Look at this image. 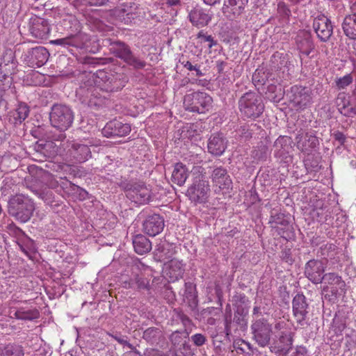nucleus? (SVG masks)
<instances>
[{
	"instance_id": "obj_24",
	"label": "nucleus",
	"mask_w": 356,
	"mask_h": 356,
	"mask_svg": "<svg viewBox=\"0 0 356 356\" xmlns=\"http://www.w3.org/2000/svg\"><path fill=\"white\" fill-rule=\"evenodd\" d=\"M69 152L71 156L79 163L85 162L92 156V153L88 144L73 143L69 149Z\"/></svg>"
},
{
	"instance_id": "obj_4",
	"label": "nucleus",
	"mask_w": 356,
	"mask_h": 356,
	"mask_svg": "<svg viewBox=\"0 0 356 356\" xmlns=\"http://www.w3.org/2000/svg\"><path fill=\"white\" fill-rule=\"evenodd\" d=\"M49 120L52 127L64 132L72 126L74 113L71 108L65 104H55L49 113Z\"/></svg>"
},
{
	"instance_id": "obj_39",
	"label": "nucleus",
	"mask_w": 356,
	"mask_h": 356,
	"mask_svg": "<svg viewBox=\"0 0 356 356\" xmlns=\"http://www.w3.org/2000/svg\"><path fill=\"white\" fill-rule=\"evenodd\" d=\"M268 154V147L263 142H261L258 145L252 150L251 156L257 161L266 160Z\"/></svg>"
},
{
	"instance_id": "obj_7",
	"label": "nucleus",
	"mask_w": 356,
	"mask_h": 356,
	"mask_svg": "<svg viewBox=\"0 0 356 356\" xmlns=\"http://www.w3.org/2000/svg\"><path fill=\"white\" fill-rule=\"evenodd\" d=\"M126 196L138 204H145L151 199V191L143 182L129 181L122 185Z\"/></svg>"
},
{
	"instance_id": "obj_40",
	"label": "nucleus",
	"mask_w": 356,
	"mask_h": 356,
	"mask_svg": "<svg viewBox=\"0 0 356 356\" xmlns=\"http://www.w3.org/2000/svg\"><path fill=\"white\" fill-rule=\"evenodd\" d=\"M161 335V331L158 327H149L143 332V338L152 343L156 342Z\"/></svg>"
},
{
	"instance_id": "obj_28",
	"label": "nucleus",
	"mask_w": 356,
	"mask_h": 356,
	"mask_svg": "<svg viewBox=\"0 0 356 356\" xmlns=\"http://www.w3.org/2000/svg\"><path fill=\"white\" fill-rule=\"evenodd\" d=\"M326 284L336 285L335 287H332L330 292L332 296H337L339 289L343 291L346 286L345 282L342 280L341 277L334 273H328L323 275V282Z\"/></svg>"
},
{
	"instance_id": "obj_37",
	"label": "nucleus",
	"mask_w": 356,
	"mask_h": 356,
	"mask_svg": "<svg viewBox=\"0 0 356 356\" xmlns=\"http://www.w3.org/2000/svg\"><path fill=\"white\" fill-rule=\"evenodd\" d=\"M267 98L270 101L278 102L282 98L283 92L281 86L275 83H268L266 91Z\"/></svg>"
},
{
	"instance_id": "obj_12",
	"label": "nucleus",
	"mask_w": 356,
	"mask_h": 356,
	"mask_svg": "<svg viewBox=\"0 0 356 356\" xmlns=\"http://www.w3.org/2000/svg\"><path fill=\"white\" fill-rule=\"evenodd\" d=\"M28 26L30 33L35 38L46 40L50 33L49 22L37 15H33L29 19Z\"/></svg>"
},
{
	"instance_id": "obj_15",
	"label": "nucleus",
	"mask_w": 356,
	"mask_h": 356,
	"mask_svg": "<svg viewBox=\"0 0 356 356\" xmlns=\"http://www.w3.org/2000/svg\"><path fill=\"white\" fill-rule=\"evenodd\" d=\"M49 53L44 47H35L29 49L26 55V60L29 66L39 67L48 60Z\"/></svg>"
},
{
	"instance_id": "obj_16",
	"label": "nucleus",
	"mask_w": 356,
	"mask_h": 356,
	"mask_svg": "<svg viewBox=\"0 0 356 356\" xmlns=\"http://www.w3.org/2000/svg\"><path fill=\"white\" fill-rule=\"evenodd\" d=\"M131 131V127L129 124L113 120L106 123L102 129V134L107 137H122L128 135Z\"/></svg>"
},
{
	"instance_id": "obj_3",
	"label": "nucleus",
	"mask_w": 356,
	"mask_h": 356,
	"mask_svg": "<svg viewBox=\"0 0 356 356\" xmlns=\"http://www.w3.org/2000/svg\"><path fill=\"white\" fill-rule=\"evenodd\" d=\"M238 108L243 117L256 119L263 113L264 104L257 93L248 92L240 97Z\"/></svg>"
},
{
	"instance_id": "obj_55",
	"label": "nucleus",
	"mask_w": 356,
	"mask_h": 356,
	"mask_svg": "<svg viewBox=\"0 0 356 356\" xmlns=\"http://www.w3.org/2000/svg\"><path fill=\"white\" fill-rule=\"evenodd\" d=\"M112 337L115 339L119 343L127 346L131 350H136V348L127 341V337L122 336L120 334L112 335Z\"/></svg>"
},
{
	"instance_id": "obj_48",
	"label": "nucleus",
	"mask_w": 356,
	"mask_h": 356,
	"mask_svg": "<svg viewBox=\"0 0 356 356\" xmlns=\"http://www.w3.org/2000/svg\"><path fill=\"white\" fill-rule=\"evenodd\" d=\"M178 318L181 321V323L184 327V330L183 331V334H185V337L187 338L189 335V332L188 331V328L192 325L191 319L182 312H179L177 314Z\"/></svg>"
},
{
	"instance_id": "obj_59",
	"label": "nucleus",
	"mask_w": 356,
	"mask_h": 356,
	"mask_svg": "<svg viewBox=\"0 0 356 356\" xmlns=\"http://www.w3.org/2000/svg\"><path fill=\"white\" fill-rule=\"evenodd\" d=\"M77 1L91 6H101L106 4L108 0H76Z\"/></svg>"
},
{
	"instance_id": "obj_60",
	"label": "nucleus",
	"mask_w": 356,
	"mask_h": 356,
	"mask_svg": "<svg viewBox=\"0 0 356 356\" xmlns=\"http://www.w3.org/2000/svg\"><path fill=\"white\" fill-rule=\"evenodd\" d=\"M181 332L179 331H175L171 334L170 336V341L174 346H177L180 344L182 341V337L181 336Z\"/></svg>"
},
{
	"instance_id": "obj_21",
	"label": "nucleus",
	"mask_w": 356,
	"mask_h": 356,
	"mask_svg": "<svg viewBox=\"0 0 356 356\" xmlns=\"http://www.w3.org/2000/svg\"><path fill=\"white\" fill-rule=\"evenodd\" d=\"M297 47L300 52L306 56H309L314 49L311 33L305 30H300L296 38Z\"/></svg>"
},
{
	"instance_id": "obj_18",
	"label": "nucleus",
	"mask_w": 356,
	"mask_h": 356,
	"mask_svg": "<svg viewBox=\"0 0 356 356\" xmlns=\"http://www.w3.org/2000/svg\"><path fill=\"white\" fill-rule=\"evenodd\" d=\"M248 3V0H225L222 8L224 15L230 19L241 15Z\"/></svg>"
},
{
	"instance_id": "obj_9",
	"label": "nucleus",
	"mask_w": 356,
	"mask_h": 356,
	"mask_svg": "<svg viewBox=\"0 0 356 356\" xmlns=\"http://www.w3.org/2000/svg\"><path fill=\"white\" fill-rule=\"evenodd\" d=\"M293 315L297 325L301 327H307L308 323V304L307 298L302 293L297 294L293 299Z\"/></svg>"
},
{
	"instance_id": "obj_10",
	"label": "nucleus",
	"mask_w": 356,
	"mask_h": 356,
	"mask_svg": "<svg viewBox=\"0 0 356 356\" xmlns=\"http://www.w3.org/2000/svg\"><path fill=\"white\" fill-rule=\"evenodd\" d=\"M325 268L326 264L323 260L312 259L305 264L304 275L313 284H321L323 282Z\"/></svg>"
},
{
	"instance_id": "obj_33",
	"label": "nucleus",
	"mask_w": 356,
	"mask_h": 356,
	"mask_svg": "<svg viewBox=\"0 0 356 356\" xmlns=\"http://www.w3.org/2000/svg\"><path fill=\"white\" fill-rule=\"evenodd\" d=\"M188 176V172L186 165L181 163H177L172 173V181L179 186H182L186 182Z\"/></svg>"
},
{
	"instance_id": "obj_29",
	"label": "nucleus",
	"mask_w": 356,
	"mask_h": 356,
	"mask_svg": "<svg viewBox=\"0 0 356 356\" xmlns=\"http://www.w3.org/2000/svg\"><path fill=\"white\" fill-rule=\"evenodd\" d=\"M17 61L12 53L3 57L0 63V77H13L16 72Z\"/></svg>"
},
{
	"instance_id": "obj_8",
	"label": "nucleus",
	"mask_w": 356,
	"mask_h": 356,
	"mask_svg": "<svg viewBox=\"0 0 356 356\" xmlns=\"http://www.w3.org/2000/svg\"><path fill=\"white\" fill-rule=\"evenodd\" d=\"M209 191V185L205 176L198 173L194 177L192 185L188 188L186 195L195 204L204 203L207 200Z\"/></svg>"
},
{
	"instance_id": "obj_56",
	"label": "nucleus",
	"mask_w": 356,
	"mask_h": 356,
	"mask_svg": "<svg viewBox=\"0 0 356 356\" xmlns=\"http://www.w3.org/2000/svg\"><path fill=\"white\" fill-rule=\"evenodd\" d=\"M277 12L284 17H289L291 15V10L284 2H279L277 4Z\"/></svg>"
},
{
	"instance_id": "obj_5",
	"label": "nucleus",
	"mask_w": 356,
	"mask_h": 356,
	"mask_svg": "<svg viewBox=\"0 0 356 356\" xmlns=\"http://www.w3.org/2000/svg\"><path fill=\"white\" fill-rule=\"evenodd\" d=\"M250 329L252 339L259 346L264 348L270 344L273 327L267 318L264 317L254 318Z\"/></svg>"
},
{
	"instance_id": "obj_42",
	"label": "nucleus",
	"mask_w": 356,
	"mask_h": 356,
	"mask_svg": "<svg viewBox=\"0 0 356 356\" xmlns=\"http://www.w3.org/2000/svg\"><path fill=\"white\" fill-rule=\"evenodd\" d=\"M113 13L121 20H125L126 17L128 19H130L132 18L133 15V13L131 11V6H128L127 4H123L122 7L115 8Z\"/></svg>"
},
{
	"instance_id": "obj_34",
	"label": "nucleus",
	"mask_w": 356,
	"mask_h": 356,
	"mask_svg": "<svg viewBox=\"0 0 356 356\" xmlns=\"http://www.w3.org/2000/svg\"><path fill=\"white\" fill-rule=\"evenodd\" d=\"M269 222L284 226L286 228V231L283 232L282 237L285 238L291 237L289 232V229L290 228L289 222L288 220L285 219L284 213H279L278 211L273 209L270 212V219Z\"/></svg>"
},
{
	"instance_id": "obj_11",
	"label": "nucleus",
	"mask_w": 356,
	"mask_h": 356,
	"mask_svg": "<svg viewBox=\"0 0 356 356\" xmlns=\"http://www.w3.org/2000/svg\"><path fill=\"white\" fill-rule=\"evenodd\" d=\"M63 25L65 28L69 24H70V29L72 27L75 28V31L78 32L79 22L75 17L72 15H68L65 18L63 19ZM52 44L62 45L64 47H78L81 44V40L78 33H71L68 36L63 38H59L55 40L51 41Z\"/></svg>"
},
{
	"instance_id": "obj_23",
	"label": "nucleus",
	"mask_w": 356,
	"mask_h": 356,
	"mask_svg": "<svg viewBox=\"0 0 356 356\" xmlns=\"http://www.w3.org/2000/svg\"><path fill=\"white\" fill-rule=\"evenodd\" d=\"M34 149L45 158H53L59 153L60 145L52 140H39L35 144Z\"/></svg>"
},
{
	"instance_id": "obj_38",
	"label": "nucleus",
	"mask_w": 356,
	"mask_h": 356,
	"mask_svg": "<svg viewBox=\"0 0 356 356\" xmlns=\"http://www.w3.org/2000/svg\"><path fill=\"white\" fill-rule=\"evenodd\" d=\"M248 311L242 305H238L234 312L233 323H235L240 328H243L247 326L246 316Z\"/></svg>"
},
{
	"instance_id": "obj_61",
	"label": "nucleus",
	"mask_w": 356,
	"mask_h": 356,
	"mask_svg": "<svg viewBox=\"0 0 356 356\" xmlns=\"http://www.w3.org/2000/svg\"><path fill=\"white\" fill-rule=\"evenodd\" d=\"M252 131L248 125L242 126L239 129L240 136L245 139L250 138L252 135Z\"/></svg>"
},
{
	"instance_id": "obj_35",
	"label": "nucleus",
	"mask_w": 356,
	"mask_h": 356,
	"mask_svg": "<svg viewBox=\"0 0 356 356\" xmlns=\"http://www.w3.org/2000/svg\"><path fill=\"white\" fill-rule=\"evenodd\" d=\"M293 338L290 332H282L278 339V351L286 355L291 348Z\"/></svg>"
},
{
	"instance_id": "obj_36",
	"label": "nucleus",
	"mask_w": 356,
	"mask_h": 356,
	"mask_svg": "<svg viewBox=\"0 0 356 356\" xmlns=\"http://www.w3.org/2000/svg\"><path fill=\"white\" fill-rule=\"evenodd\" d=\"M184 296L190 307L195 308L198 304L196 286L192 282L185 283Z\"/></svg>"
},
{
	"instance_id": "obj_54",
	"label": "nucleus",
	"mask_w": 356,
	"mask_h": 356,
	"mask_svg": "<svg viewBox=\"0 0 356 356\" xmlns=\"http://www.w3.org/2000/svg\"><path fill=\"white\" fill-rule=\"evenodd\" d=\"M13 77L2 76L0 77V90L1 92H6L7 90L10 89L13 84Z\"/></svg>"
},
{
	"instance_id": "obj_27",
	"label": "nucleus",
	"mask_w": 356,
	"mask_h": 356,
	"mask_svg": "<svg viewBox=\"0 0 356 356\" xmlns=\"http://www.w3.org/2000/svg\"><path fill=\"white\" fill-rule=\"evenodd\" d=\"M341 27L346 37L356 40V9L350 10V13L344 17Z\"/></svg>"
},
{
	"instance_id": "obj_25",
	"label": "nucleus",
	"mask_w": 356,
	"mask_h": 356,
	"mask_svg": "<svg viewBox=\"0 0 356 356\" xmlns=\"http://www.w3.org/2000/svg\"><path fill=\"white\" fill-rule=\"evenodd\" d=\"M212 181L220 189H229L232 181L225 168L218 167L213 169L211 174Z\"/></svg>"
},
{
	"instance_id": "obj_45",
	"label": "nucleus",
	"mask_w": 356,
	"mask_h": 356,
	"mask_svg": "<svg viewBox=\"0 0 356 356\" xmlns=\"http://www.w3.org/2000/svg\"><path fill=\"white\" fill-rule=\"evenodd\" d=\"M134 284L136 285L138 289L149 290V280L145 277H140L138 275L131 280V282L129 283V286L134 287Z\"/></svg>"
},
{
	"instance_id": "obj_17",
	"label": "nucleus",
	"mask_w": 356,
	"mask_h": 356,
	"mask_svg": "<svg viewBox=\"0 0 356 356\" xmlns=\"http://www.w3.org/2000/svg\"><path fill=\"white\" fill-rule=\"evenodd\" d=\"M289 95L290 101L300 108H303L310 104L311 97L306 87L293 86L291 88Z\"/></svg>"
},
{
	"instance_id": "obj_52",
	"label": "nucleus",
	"mask_w": 356,
	"mask_h": 356,
	"mask_svg": "<svg viewBox=\"0 0 356 356\" xmlns=\"http://www.w3.org/2000/svg\"><path fill=\"white\" fill-rule=\"evenodd\" d=\"M346 327V324L339 319L334 318L333 320L332 330L337 336L341 335L342 332Z\"/></svg>"
},
{
	"instance_id": "obj_46",
	"label": "nucleus",
	"mask_w": 356,
	"mask_h": 356,
	"mask_svg": "<svg viewBox=\"0 0 356 356\" xmlns=\"http://www.w3.org/2000/svg\"><path fill=\"white\" fill-rule=\"evenodd\" d=\"M15 316L17 319L31 321L38 317L39 312L36 309L27 311L19 310L15 312Z\"/></svg>"
},
{
	"instance_id": "obj_22",
	"label": "nucleus",
	"mask_w": 356,
	"mask_h": 356,
	"mask_svg": "<svg viewBox=\"0 0 356 356\" xmlns=\"http://www.w3.org/2000/svg\"><path fill=\"white\" fill-rule=\"evenodd\" d=\"M297 147L302 152L309 153L319 145L318 138L309 133L298 134L296 137Z\"/></svg>"
},
{
	"instance_id": "obj_2",
	"label": "nucleus",
	"mask_w": 356,
	"mask_h": 356,
	"mask_svg": "<svg viewBox=\"0 0 356 356\" xmlns=\"http://www.w3.org/2000/svg\"><path fill=\"white\" fill-rule=\"evenodd\" d=\"M34 210L33 202L23 195H12L8 201V213L20 222H28L33 216Z\"/></svg>"
},
{
	"instance_id": "obj_43",
	"label": "nucleus",
	"mask_w": 356,
	"mask_h": 356,
	"mask_svg": "<svg viewBox=\"0 0 356 356\" xmlns=\"http://www.w3.org/2000/svg\"><path fill=\"white\" fill-rule=\"evenodd\" d=\"M5 356H24V350L22 346L9 343L5 345Z\"/></svg>"
},
{
	"instance_id": "obj_13",
	"label": "nucleus",
	"mask_w": 356,
	"mask_h": 356,
	"mask_svg": "<svg viewBox=\"0 0 356 356\" xmlns=\"http://www.w3.org/2000/svg\"><path fill=\"white\" fill-rule=\"evenodd\" d=\"M313 28L321 42H327L333 33L331 20L324 15H318L314 19Z\"/></svg>"
},
{
	"instance_id": "obj_19",
	"label": "nucleus",
	"mask_w": 356,
	"mask_h": 356,
	"mask_svg": "<svg viewBox=\"0 0 356 356\" xmlns=\"http://www.w3.org/2000/svg\"><path fill=\"white\" fill-rule=\"evenodd\" d=\"M94 84L92 75H90V77L87 78L86 80H81L80 86L76 89V95L82 103L90 104L92 102V97L95 95V90H96Z\"/></svg>"
},
{
	"instance_id": "obj_20",
	"label": "nucleus",
	"mask_w": 356,
	"mask_h": 356,
	"mask_svg": "<svg viewBox=\"0 0 356 356\" xmlns=\"http://www.w3.org/2000/svg\"><path fill=\"white\" fill-rule=\"evenodd\" d=\"M227 140L221 133H217L210 136L208 140V152L214 156H220L227 148Z\"/></svg>"
},
{
	"instance_id": "obj_47",
	"label": "nucleus",
	"mask_w": 356,
	"mask_h": 356,
	"mask_svg": "<svg viewBox=\"0 0 356 356\" xmlns=\"http://www.w3.org/2000/svg\"><path fill=\"white\" fill-rule=\"evenodd\" d=\"M336 102L338 111L341 114H342L343 111L350 105V100L344 92H341L338 95Z\"/></svg>"
},
{
	"instance_id": "obj_58",
	"label": "nucleus",
	"mask_w": 356,
	"mask_h": 356,
	"mask_svg": "<svg viewBox=\"0 0 356 356\" xmlns=\"http://www.w3.org/2000/svg\"><path fill=\"white\" fill-rule=\"evenodd\" d=\"M103 58L86 56L82 58V63L84 65H96L102 63Z\"/></svg>"
},
{
	"instance_id": "obj_57",
	"label": "nucleus",
	"mask_w": 356,
	"mask_h": 356,
	"mask_svg": "<svg viewBox=\"0 0 356 356\" xmlns=\"http://www.w3.org/2000/svg\"><path fill=\"white\" fill-rule=\"evenodd\" d=\"M191 341L197 346H202L207 341V338L202 334H195L191 336Z\"/></svg>"
},
{
	"instance_id": "obj_62",
	"label": "nucleus",
	"mask_w": 356,
	"mask_h": 356,
	"mask_svg": "<svg viewBox=\"0 0 356 356\" xmlns=\"http://www.w3.org/2000/svg\"><path fill=\"white\" fill-rule=\"evenodd\" d=\"M332 136L334 139L339 143V145H344L346 140V137L342 132L337 131L332 134Z\"/></svg>"
},
{
	"instance_id": "obj_63",
	"label": "nucleus",
	"mask_w": 356,
	"mask_h": 356,
	"mask_svg": "<svg viewBox=\"0 0 356 356\" xmlns=\"http://www.w3.org/2000/svg\"><path fill=\"white\" fill-rule=\"evenodd\" d=\"M281 258L288 264H291L293 262L290 249H285L282 250L281 252Z\"/></svg>"
},
{
	"instance_id": "obj_26",
	"label": "nucleus",
	"mask_w": 356,
	"mask_h": 356,
	"mask_svg": "<svg viewBox=\"0 0 356 356\" xmlns=\"http://www.w3.org/2000/svg\"><path fill=\"white\" fill-rule=\"evenodd\" d=\"M292 140L290 137L285 136H279L274 143V154L277 158L286 159L289 150L291 149Z\"/></svg>"
},
{
	"instance_id": "obj_14",
	"label": "nucleus",
	"mask_w": 356,
	"mask_h": 356,
	"mask_svg": "<svg viewBox=\"0 0 356 356\" xmlns=\"http://www.w3.org/2000/svg\"><path fill=\"white\" fill-rule=\"evenodd\" d=\"M165 227L163 218L156 213L148 215L143 223V232L150 236H155L160 234Z\"/></svg>"
},
{
	"instance_id": "obj_30",
	"label": "nucleus",
	"mask_w": 356,
	"mask_h": 356,
	"mask_svg": "<svg viewBox=\"0 0 356 356\" xmlns=\"http://www.w3.org/2000/svg\"><path fill=\"white\" fill-rule=\"evenodd\" d=\"M185 271L184 265L181 261L177 259H171L166 269V275L172 282L182 277Z\"/></svg>"
},
{
	"instance_id": "obj_64",
	"label": "nucleus",
	"mask_w": 356,
	"mask_h": 356,
	"mask_svg": "<svg viewBox=\"0 0 356 356\" xmlns=\"http://www.w3.org/2000/svg\"><path fill=\"white\" fill-rule=\"evenodd\" d=\"M264 307L261 308L260 306H254L252 311V316L257 318L263 317L262 314L264 312Z\"/></svg>"
},
{
	"instance_id": "obj_1",
	"label": "nucleus",
	"mask_w": 356,
	"mask_h": 356,
	"mask_svg": "<svg viewBox=\"0 0 356 356\" xmlns=\"http://www.w3.org/2000/svg\"><path fill=\"white\" fill-rule=\"evenodd\" d=\"M102 44L108 47L113 55L122 60L135 70L143 69L147 65L144 60L134 54L130 47L124 42L106 38L102 40Z\"/></svg>"
},
{
	"instance_id": "obj_49",
	"label": "nucleus",
	"mask_w": 356,
	"mask_h": 356,
	"mask_svg": "<svg viewBox=\"0 0 356 356\" xmlns=\"http://www.w3.org/2000/svg\"><path fill=\"white\" fill-rule=\"evenodd\" d=\"M107 90L113 91L124 87V82L118 80L115 76H108L106 81Z\"/></svg>"
},
{
	"instance_id": "obj_32",
	"label": "nucleus",
	"mask_w": 356,
	"mask_h": 356,
	"mask_svg": "<svg viewBox=\"0 0 356 356\" xmlns=\"http://www.w3.org/2000/svg\"><path fill=\"white\" fill-rule=\"evenodd\" d=\"M134 250L138 254H144L149 252L152 249V243L145 236L138 234L133 238Z\"/></svg>"
},
{
	"instance_id": "obj_50",
	"label": "nucleus",
	"mask_w": 356,
	"mask_h": 356,
	"mask_svg": "<svg viewBox=\"0 0 356 356\" xmlns=\"http://www.w3.org/2000/svg\"><path fill=\"white\" fill-rule=\"evenodd\" d=\"M336 245L332 243H326L321 246L318 254H320V256L324 257L325 258L327 257H331L332 254L330 253L333 252L335 250Z\"/></svg>"
},
{
	"instance_id": "obj_44",
	"label": "nucleus",
	"mask_w": 356,
	"mask_h": 356,
	"mask_svg": "<svg viewBox=\"0 0 356 356\" xmlns=\"http://www.w3.org/2000/svg\"><path fill=\"white\" fill-rule=\"evenodd\" d=\"M268 73H266L263 70H257L252 74V82L257 86H265L268 83Z\"/></svg>"
},
{
	"instance_id": "obj_51",
	"label": "nucleus",
	"mask_w": 356,
	"mask_h": 356,
	"mask_svg": "<svg viewBox=\"0 0 356 356\" xmlns=\"http://www.w3.org/2000/svg\"><path fill=\"white\" fill-rule=\"evenodd\" d=\"M197 38L202 39L204 42H208V47L209 49L218 44L217 41L215 40L211 35H207L203 31H200L197 33Z\"/></svg>"
},
{
	"instance_id": "obj_6",
	"label": "nucleus",
	"mask_w": 356,
	"mask_h": 356,
	"mask_svg": "<svg viewBox=\"0 0 356 356\" xmlns=\"http://www.w3.org/2000/svg\"><path fill=\"white\" fill-rule=\"evenodd\" d=\"M212 97L204 92H195L187 94L184 98V106L191 112L203 113L211 107Z\"/></svg>"
},
{
	"instance_id": "obj_53",
	"label": "nucleus",
	"mask_w": 356,
	"mask_h": 356,
	"mask_svg": "<svg viewBox=\"0 0 356 356\" xmlns=\"http://www.w3.org/2000/svg\"><path fill=\"white\" fill-rule=\"evenodd\" d=\"M353 82V77L350 74H347L336 80V85L339 89H343L349 86Z\"/></svg>"
},
{
	"instance_id": "obj_41",
	"label": "nucleus",
	"mask_w": 356,
	"mask_h": 356,
	"mask_svg": "<svg viewBox=\"0 0 356 356\" xmlns=\"http://www.w3.org/2000/svg\"><path fill=\"white\" fill-rule=\"evenodd\" d=\"M29 111V107L26 104L20 103L13 114L15 122L18 121L21 123L24 121L28 117Z\"/></svg>"
},
{
	"instance_id": "obj_31",
	"label": "nucleus",
	"mask_w": 356,
	"mask_h": 356,
	"mask_svg": "<svg viewBox=\"0 0 356 356\" xmlns=\"http://www.w3.org/2000/svg\"><path fill=\"white\" fill-rule=\"evenodd\" d=\"M191 22L197 27L207 26L211 19V16L206 13L202 9L195 8L189 13Z\"/></svg>"
}]
</instances>
